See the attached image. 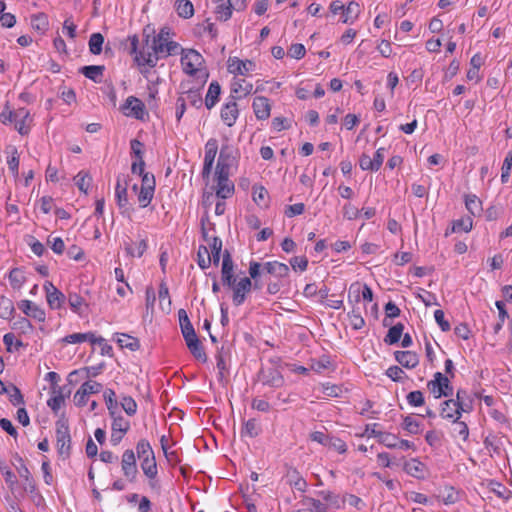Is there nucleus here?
Listing matches in <instances>:
<instances>
[{"mask_svg":"<svg viewBox=\"0 0 512 512\" xmlns=\"http://www.w3.org/2000/svg\"><path fill=\"white\" fill-rule=\"evenodd\" d=\"M122 110L126 115L133 116L136 119L142 120L144 118L145 106L141 100L134 96H129L126 99Z\"/></svg>","mask_w":512,"mask_h":512,"instance_id":"obj_10","label":"nucleus"},{"mask_svg":"<svg viewBox=\"0 0 512 512\" xmlns=\"http://www.w3.org/2000/svg\"><path fill=\"white\" fill-rule=\"evenodd\" d=\"M403 428L410 434H418L420 432V424L412 416H406L404 418Z\"/></svg>","mask_w":512,"mask_h":512,"instance_id":"obj_56","label":"nucleus"},{"mask_svg":"<svg viewBox=\"0 0 512 512\" xmlns=\"http://www.w3.org/2000/svg\"><path fill=\"white\" fill-rule=\"evenodd\" d=\"M53 396L47 401V405L53 412H58L65 402V395L61 387L53 388Z\"/></svg>","mask_w":512,"mask_h":512,"instance_id":"obj_27","label":"nucleus"},{"mask_svg":"<svg viewBox=\"0 0 512 512\" xmlns=\"http://www.w3.org/2000/svg\"><path fill=\"white\" fill-rule=\"evenodd\" d=\"M226 149L225 147L221 149L215 171L216 196L221 199H227L234 193V184L229 180L230 156Z\"/></svg>","mask_w":512,"mask_h":512,"instance_id":"obj_1","label":"nucleus"},{"mask_svg":"<svg viewBox=\"0 0 512 512\" xmlns=\"http://www.w3.org/2000/svg\"><path fill=\"white\" fill-rule=\"evenodd\" d=\"M188 349L197 360L202 362L207 361L206 353L204 352L203 346L200 341L191 346H188Z\"/></svg>","mask_w":512,"mask_h":512,"instance_id":"obj_60","label":"nucleus"},{"mask_svg":"<svg viewBox=\"0 0 512 512\" xmlns=\"http://www.w3.org/2000/svg\"><path fill=\"white\" fill-rule=\"evenodd\" d=\"M261 433V426L256 419H249L243 424L241 430L242 436L255 438Z\"/></svg>","mask_w":512,"mask_h":512,"instance_id":"obj_28","label":"nucleus"},{"mask_svg":"<svg viewBox=\"0 0 512 512\" xmlns=\"http://www.w3.org/2000/svg\"><path fill=\"white\" fill-rule=\"evenodd\" d=\"M68 303L70 308L75 312L80 314V309L82 306L87 305L84 298L77 293L69 292L68 294Z\"/></svg>","mask_w":512,"mask_h":512,"instance_id":"obj_47","label":"nucleus"},{"mask_svg":"<svg viewBox=\"0 0 512 512\" xmlns=\"http://www.w3.org/2000/svg\"><path fill=\"white\" fill-rule=\"evenodd\" d=\"M462 412L458 404L454 402V399H449L442 403L440 415L444 419L454 420L459 419Z\"/></svg>","mask_w":512,"mask_h":512,"instance_id":"obj_19","label":"nucleus"},{"mask_svg":"<svg viewBox=\"0 0 512 512\" xmlns=\"http://www.w3.org/2000/svg\"><path fill=\"white\" fill-rule=\"evenodd\" d=\"M427 386L431 393L434 394L435 398L448 396L452 393V386L450 385L448 377L440 372L434 374V379L429 381Z\"/></svg>","mask_w":512,"mask_h":512,"instance_id":"obj_5","label":"nucleus"},{"mask_svg":"<svg viewBox=\"0 0 512 512\" xmlns=\"http://www.w3.org/2000/svg\"><path fill=\"white\" fill-rule=\"evenodd\" d=\"M147 38H149V36H147ZM166 42H169V40L166 39V41H158V37L153 36L151 46L147 44L148 51H140V56H136L137 63L139 65H148L150 67L156 66L158 59L162 57L165 50ZM146 43H149V39H146Z\"/></svg>","mask_w":512,"mask_h":512,"instance_id":"obj_2","label":"nucleus"},{"mask_svg":"<svg viewBox=\"0 0 512 512\" xmlns=\"http://www.w3.org/2000/svg\"><path fill=\"white\" fill-rule=\"evenodd\" d=\"M113 422H112V430L119 431L121 433H127V431L130 429V422L125 419L121 415H117L115 412Z\"/></svg>","mask_w":512,"mask_h":512,"instance_id":"obj_44","label":"nucleus"},{"mask_svg":"<svg viewBox=\"0 0 512 512\" xmlns=\"http://www.w3.org/2000/svg\"><path fill=\"white\" fill-rule=\"evenodd\" d=\"M290 485L298 491H305L307 487L306 481L299 476L297 471L289 472L287 475Z\"/></svg>","mask_w":512,"mask_h":512,"instance_id":"obj_45","label":"nucleus"},{"mask_svg":"<svg viewBox=\"0 0 512 512\" xmlns=\"http://www.w3.org/2000/svg\"><path fill=\"white\" fill-rule=\"evenodd\" d=\"M403 330L404 325L402 323H397L396 325L392 326L388 330V333L384 338V342L388 345L397 343L401 339Z\"/></svg>","mask_w":512,"mask_h":512,"instance_id":"obj_32","label":"nucleus"},{"mask_svg":"<svg viewBox=\"0 0 512 512\" xmlns=\"http://www.w3.org/2000/svg\"><path fill=\"white\" fill-rule=\"evenodd\" d=\"M124 184H122V180L120 177L117 178V184L115 187V196L117 200V204L120 209H126L128 207V197H127V183L124 179Z\"/></svg>","mask_w":512,"mask_h":512,"instance_id":"obj_20","label":"nucleus"},{"mask_svg":"<svg viewBox=\"0 0 512 512\" xmlns=\"http://www.w3.org/2000/svg\"><path fill=\"white\" fill-rule=\"evenodd\" d=\"M238 115L239 111L235 101L227 102L221 109V119L229 127L235 124Z\"/></svg>","mask_w":512,"mask_h":512,"instance_id":"obj_15","label":"nucleus"},{"mask_svg":"<svg viewBox=\"0 0 512 512\" xmlns=\"http://www.w3.org/2000/svg\"><path fill=\"white\" fill-rule=\"evenodd\" d=\"M104 397L109 414L111 417H114L117 410L116 394L112 389H108L105 391Z\"/></svg>","mask_w":512,"mask_h":512,"instance_id":"obj_50","label":"nucleus"},{"mask_svg":"<svg viewBox=\"0 0 512 512\" xmlns=\"http://www.w3.org/2000/svg\"><path fill=\"white\" fill-rule=\"evenodd\" d=\"M76 186L80 191L85 194L88 193V189L91 185L92 178L87 172L80 171L74 178Z\"/></svg>","mask_w":512,"mask_h":512,"instance_id":"obj_41","label":"nucleus"},{"mask_svg":"<svg viewBox=\"0 0 512 512\" xmlns=\"http://www.w3.org/2000/svg\"><path fill=\"white\" fill-rule=\"evenodd\" d=\"M220 92L221 88L218 82L210 83L205 97V105L207 109H211L215 106V104L218 102Z\"/></svg>","mask_w":512,"mask_h":512,"instance_id":"obj_25","label":"nucleus"},{"mask_svg":"<svg viewBox=\"0 0 512 512\" xmlns=\"http://www.w3.org/2000/svg\"><path fill=\"white\" fill-rule=\"evenodd\" d=\"M407 401L411 406H422L424 404L423 393L419 390L412 391L407 395Z\"/></svg>","mask_w":512,"mask_h":512,"instance_id":"obj_62","label":"nucleus"},{"mask_svg":"<svg viewBox=\"0 0 512 512\" xmlns=\"http://www.w3.org/2000/svg\"><path fill=\"white\" fill-rule=\"evenodd\" d=\"M265 270L278 278H284L289 273V267L278 261L267 262L264 265Z\"/></svg>","mask_w":512,"mask_h":512,"instance_id":"obj_21","label":"nucleus"},{"mask_svg":"<svg viewBox=\"0 0 512 512\" xmlns=\"http://www.w3.org/2000/svg\"><path fill=\"white\" fill-rule=\"evenodd\" d=\"M221 274L223 284L232 287L236 282V278L234 277L233 260L228 250H225L223 254Z\"/></svg>","mask_w":512,"mask_h":512,"instance_id":"obj_11","label":"nucleus"},{"mask_svg":"<svg viewBox=\"0 0 512 512\" xmlns=\"http://www.w3.org/2000/svg\"><path fill=\"white\" fill-rule=\"evenodd\" d=\"M404 470L409 475L422 478L424 476L425 466L417 459H411L404 464Z\"/></svg>","mask_w":512,"mask_h":512,"instance_id":"obj_24","label":"nucleus"},{"mask_svg":"<svg viewBox=\"0 0 512 512\" xmlns=\"http://www.w3.org/2000/svg\"><path fill=\"white\" fill-rule=\"evenodd\" d=\"M197 263L201 269H207L211 265L209 249L206 246H200L197 253Z\"/></svg>","mask_w":512,"mask_h":512,"instance_id":"obj_42","label":"nucleus"},{"mask_svg":"<svg viewBox=\"0 0 512 512\" xmlns=\"http://www.w3.org/2000/svg\"><path fill=\"white\" fill-rule=\"evenodd\" d=\"M360 13L359 4L356 2H350L343 10L342 22L353 23L357 19Z\"/></svg>","mask_w":512,"mask_h":512,"instance_id":"obj_31","label":"nucleus"},{"mask_svg":"<svg viewBox=\"0 0 512 512\" xmlns=\"http://www.w3.org/2000/svg\"><path fill=\"white\" fill-rule=\"evenodd\" d=\"M121 467L123 474L130 480L135 481L138 470L136 465L135 453L128 449L122 455Z\"/></svg>","mask_w":512,"mask_h":512,"instance_id":"obj_9","label":"nucleus"},{"mask_svg":"<svg viewBox=\"0 0 512 512\" xmlns=\"http://www.w3.org/2000/svg\"><path fill=\"white\" fill-rule=\"evenodd\" d=\"M465 205L467 210L472 214L476 215L481 211L480 201L475 195L466 196Z\"/></svg>","mask_w":512,"mask_h":512,"instance_id":"obj_58","label":"nucleus"},{"mask_svg":"<svg viewBox=\"0 0 512 512\" xmlns=\"http://www.w3.org/2000/svg\"><path fill=\"white\" fill-rule=\"evenodd\" d=\"M65 299V295L60 290H57L46 297L47 303L51 309H60Z\"/></svg>","mask_w":512,"mask_h":512,"instance_id":"obj_43","label":"nucleus"},{"mask_svg":"<svg viewBox=\"0 0 512 512\" xmlns=\"http://www.w3.org/2000/svg\"><path fill=\"white\" fill-rule=\"evenodd\" d=\"M303 505L307 506L311 512H326V506L317 499L306 498Z\"/></svg>","mask_w":512,"mask_h":512,"instance_id":"obj_59","label":"nucleus"},{"mask_svg":"<svg viewBox=\"0 0 512 512\" xmlns=\"http://www.w3.org/2000/svg\"><path fill=\"white\" fill-rule=\"evenodd\" d=\"M218 151V143L216 139H209L205 145V157L204 165L202 170V176L204 179H208L213 167V163Z\"/></svg>","mask_w":512,"mask_h":512,"instance_id":"obj_7","label":"nucleus"},{"mask_svg":"<svg viewBox=\"0 0 512 512\" xmlns=\"http://www.w3.org/2000/svg\"><path fill=\"white\" fill-rule=\"evenodd\" d=\"M255 63L251 60H241L237 57L228 59V71L233 74L246 75L255 69Z\"/></svg>","mask_w":512,"mask_h":512,"instance_id":"obj_13","label":"nucleus"},{"mask_svg":"<svg viewBox=\"0 0 512 512\" xmlns=\"http://www.w3.org/2000/svg\"><path fill=\"white\" fill-rule=\"evenodd\" d=\"M180 97L186 99V104L188 103L193 107L200 108L202 106V97L198 91L189 90Z\"/></svg>","mask_w":512,"mask_h":512,"instance_id":"obj_46","label":"nucleus"},{"mask_svg":"<svg viewBox=\"0 0 512 512\" xmlns=\"http://www.w3.org/2000/svg\"><path fill=\"white\" fill-rule=\"evenodd\" d=\"M18 308L28 317L38 322H44L46 319L45 311L30 300H21L18 302Z\"/></svg>","mask_w":512,"mask_h":512,"instance_id":"obj_12","label":"nucleus"},{"mask_svg":"<svg viewBox=\"0 0 512 512\" xmlns=\"http://www.w3.org/2000/svg\"><path fill=\"white\" fill-rule=\"evenodd\" d=\"M104 69L105 68L102 65H90L82 67L80 71L88 79L94 81L95 83H99L101 82Z\"/></svg>","mask_w":512,"mask_h":512,"instance_id":"obj_22","label":"nucleus"},{"mask_svg":"<svg viewBox=\"0 0 512 512\" xmlns=\"http://www.w3.org/2000/svg\"><path fill=\"white\" fill-rule=\"evenodd\" d=\"M153 195H154L153 190L141 187L139 194H138V201H139L140 207H142V208L147 207L150 204V202L153 198Z\"/></svg>","mask_w":512,"mask_h":512,"instance_id":"obj_57","label":"nucleus"},{"mask_svg":"<svg viewBox=\"0 0 512 512\" xmlns=\"http://www.w3.org/2000/svg\"><path fill=\"white\" fill-rule=\"evenodd\" d=\"M136 452L140 460L154 456V451L146 439H141L138 441L136 445Z\"/></svg>","mask_w":512,"mask_h":512,"instance_id":"obj_39","label":"nucleus"},{"mask_svg":"<svg viewBox=\"0 0 512 512\" xmlns=\"http://www.w3.org/2000/svg\"><path fill=\"white\" fill-rule=\"evenodd\" d=\"M454 402L458 404L463 412H470L473 408V400L465 390L457 391L456 400H454Z\"/></svg>","mask_w":512,"mask_h":512,"instance_id":"obj_26","label":"nucleus"},{"mask_svg":"<svg viewBox=\"0 0 512 512\" xmlns=\"http://www.w3.org/2000/svg\"><path fill=\"white\" fill-rule=\"evenodd\" d=\"M234 8L231 7V2H228V0L216 4L215 7V14L216 18L219 21H227L232 16V11Z\"/></svg>","mask_w":512,"mask_h":512,"instance_id":"obj_29","label":"nucleus"},{"mask_svg":"<svg viewBox=\"0 0 512 512\" xmlns=\"http://www.w3.org/2000/svg\"><path fill=\"white\" fill-rule=\"evenodd\" d=\"M31 25L34 29L43 32L48 28L47 17L42 13L34 15L31 19Z\"/></svg>","mask_w":512,"mask_h":512,"instance_id":"obj_54","label":"nucleus"},{"mask_svg":"<svg viewBox=\"0 0 512 512\" xmlns=\"http://www.w3.org/2000/svg\"><path fill=\"white\" fill-rule=\"evenodd\" d=\"M512 168V152H509L506 156L502 168H501V181L503 183H506L509 179L510 170Z\"/></svg>","mask_w":512,"mask_h":512,"instance_id":"obj_61","label":"nucleus"},{"mask_svg":"<svg viewBox=\"0 0 512 512\" xmlns=\"http://www.w3.org/2000/svg\"><path fill=\"white\" fill-rule=\"evenodd\" d=\"M252 89L253 85L251 83L246 82L244 79H235L231 84V97L234 100L240 99L250 94Z\"/></svg>","mask_w":512,"mask_h":512,"instance_id":"obj_17","label":"nucleus"},{"mask_svg":"<svg viewBox=\"0 0 512 512\" xmlns=\"http://www.w3.org/2000/svg\"><path fill=\"white\" fill-rule=\"evenodd\" d=\"M306 49L300 43L292 44L288 50V55L294 59H301L305 56Z\"/></svg>","mask_w":512,"mask_h":512,"instance_id":"obj_64","label":"nucleus"},{"mask_svg":"<svg viewBox=\"0 0 512 512\" xmlns=\"http://www.w3.org/2000/svg\"><path fill=\"white\" fill-rule=\"evenodd\" d=\"M117 343L122 348H127L131 351H136L140 347L139 340L127 334H118Z\"/></svg>","mask_w":512,"mask_h":512,"instance_id":"obj_34","label":"nucleus"},{"mask_svg":"<svg viewBox=\"0 0 512 512\" xmlns=\"http://www.w3.org/2000/svg\"><path fill=\"white\" fill-rule=\"evenodd\" d=\"M121 406L129 416H133L137 411V403L130 396L122 397Z\"/></svg>","mask_w":512,"mask_h":512,"instance_id":"obj_55","label":"nucleus"},{"mask_svg":"<svg viewBox=\"0 0 512 512\" xmlns=\"http://www.w3.org/2000/svg\"><path fill=\"white\" fill-rule=\"evenodd\" d=\"M500 444V438L493 434L487 435L484 439L485 448L488 449L490 452L499 454Z\"/></svg>","mask_w":512,"mask_h":512,"instance_id":"obj_52","label":"nucleus"},{"mask_svg":"<svg viewBox=\"0 0 512 512\" xmlns=\"http://www.w3.org/2000/svg\"><path fill=\"white\" fill-rule=\"evenodd\" d=\"M104 37L101 33H93L89 39V50L94 55H99L102 52Z\"/></svg>","mask_w":512,"mask_h":512,"instance_id":"obj_38","label":"nucleus"},{"mask_svg":"<svg viewBox=\"0 0 512 512\" xmlns=\"http://www.w3.org/2000/svg\"><path fill=\"white\" fill-rule=\"evenodd\" d=\"M204 63L202 55L196 50L189 49L183 51L181 57V64L186 74L194 75L200 70Z\"/></svg>","mask_w":512,"mask_h":512,"instance_id":"obj_4","label":"nucleus"},{"mask_svg":"<svg viewBox=\"0 0 512 512\" xmlns=\"http://www.w3.org/2000/svg\"><path fill=\"white\" fill-rule=\"evenodd\" d=\"M209 252L211 264L218 265L220 262V254L222 250V240L219 237H213L212 242L209 244Z\"/></svg>","mask_w":512,"mask_h":512,"instance_id":"obj_35","label":"nucleus"},{"mask_svg":"<svg viewBox=\"0 0 512 512\" xmlns=\"http://www.w3.org/2000/svg\"><path fill=\"white\" fill-rule=\"evenodd\" d=\"M473 222L470 217L458 219L453 222L451 231L456 232H469L472 229Z\"/></svg>","mask_w":512,"mask_h":512,"instance_id":"obj_48","label":"nucleus"},{"mask_svg":"<svg viewBox=\"0 0 512 512\" xmlns=\"http://www.w3.org/2000/svg\"><path fill=\"white\" fill-rule=\"evenodd\" d=\"M141 469L148 478L154 479L157 475L155 455L141 460Z\"/></svg>","mask_w":512,"mask_h":512,"instance_id":"obj_33","label":"nucleus"},{"mask_svg":"<svg viewBox=\"0 0 512 512\" xmlns=\"http://www.w3.org/2000/svg\"><path fill=\"white\" fill-rule=\"evenodd\" d=\"M124 246L127 255L131 257H141L148 247L146 239H140V241L135 244L132 242H124Z\"/></svg>","mask_w":512,"mask_h":512,"instance_id":"obj_23","label":"nucleus"},{"mask_svg":"<svg viewBox=\"0 0 512 512\" xmlns=\"http://www.w3.org/2000/svg\"><path fill=\"white\" fill-rule=\"evenodd\" d=\"M9 281L13 289L19 290L25 283L26 278L19 268H14L9 273Z\"/></svg>","mask_w":512,"mask_h":512,"instance_id":"obj_40","label":"nucleus"},{"mask_svg":"<svg viewBox=\"0 0 512 512\" xmlns=\"http://www.w3.org/2000/svg\"><path fill=\"white\" fill-rule=\"evenodd\" d=\"M379 442L390 449L397 447L398 437L392 433H379Z\"/></svg>","mask_w":512,"mask_h":512,"instance_id":"obj_53","label":"nucleus"},{"mask_svg":"<svg viewBox=\"0 0 512 512\" xmlns=\"http://www.w3.org/2000/svg\"><path fill=\"white\" fill-rule=\"evenodd\" d=\"M251 287L252 282L248 277L240 279L238 282H235L232 287H230L233 290L232 299L235 306H240L244 303L246 294L250 292Z\"/></svg>","mask_w":512,"mask_h":512,"instance_id":"obj_8","label":"nucleus"},{"mask_svg":"<svg viewBox=\"0 0 512 512\" xmlns=\"http://www.w3.org/2000/svg\"><path fill=\"white\" fill-rule=\"evenodd\" d=\"M396 361L406 368H414L419 363L418 355L412 351H396L394 353Z\"/></svg>","mask_w":512,"mask_h":512,"instance_id":"obj_18","label":"nucleus"},{"mask_svg":"<svg viewBox=\"0 0 512 512\" xmlns=\"http://www.w3.org/2000/svg\"><path fill=\"white\" fill-rule=\"evenodd\" d=\"M5 393L9 396V400L14 406L24 403L23 396L15 385H9Z\"/></svg>","mask_w":512,"mask_h":512,"instance_id":"obj_49","label":"nucleus"},{"mask_svg":"<svg viewBox=\"0 0 512 512\" xmlns=\"http://www.w3.org/2000/svg\"><path fill=\"white\" fill-rule=\"evenodd\" d=\"M7 164L9 170L13 173L14 176H18V168H19V155L17 153V149L13 146H10L7 149Z\"/></svg>","mask_w":512,"mask_h":512,"instance_id":"obj_36","label":"nucleus"},{"mask_svg":"<svg viewBox=\"0 0 512 512\" xmlns=\"http://www.w3.org/2000/svg\"><path fill=\"white\" fill-rule=\"evenodd\" d=\"M57 449L60 456L68 458L71 453V436L66 419H59L56 422Z\"/></svg>","mask_w":512,"mask_h":512,"instance_id":"obj_3","label":"nucleus"},{"mask_svg":"<svg viewBox=\"0 0 512 512\" xmlns=\"http://www.w3.org/2000/svg\"><path fill=\"white\" fill-rule=\"evenodd\" d=\"M175 9L177 14L185 19L192 17L194 14L193 4L188 0H177L175 2Z\"/></svg>","mask_w":512,"mask_h":512,"instance_id":"obj_30","label":"nucleus"},{"mask_svg":"<svg viewBox=\"0 0 512 512\" xmlns=\"http://www.w3.org/2000/svg\"><path fill=\"white\" fill-rule=\"evenodd\" d=\"M258 378L263 385L279 388L284 385V377L276 368L261 369Z\"/></svg>","mask_w":512,"mask_h":512,"instance_id":"obj_6","label":"nucleus"},{"mask_svg":"<svg viewBox=\"0 0 512 512\" xmlns=\"http://www.w3.org/2000/svg\"><path fill=\"white\" fill-rule=\"evenodd\" d=\"M48 244L50 245V248L53 250L56 254H62L65 250V244L62 238L60 237H49L48 238Z\"/></svg>","mask_w":512,"mask_h":512,"instance_id":"obj_63","label":"nucleus"},{"mask_svg":"<svg viewBox=\"0 0 512 512\" xmlns=\"http://www.w3.org/2000/svg\"><path fill=\"white\" fill-rule=\"evenodd\" d=\"M453 425H454V428H453L454 435L459 436L464 441H466L469 436V429H468L467 424L465 422L459 421V419H454Z\"/></svg>","mask_w":512,"mask_h":512,"instance_id":"obj_51","label":"nucleus"},{"mask_svg":"<svg viewBox=\"0 0 512 512\" xmlns=\"http://www.w3.org/2000/svg\"><path fill=\"white\" fill-rule=\"evenodd\" d=\"M15 312L14 304L11 299L0 297V317L2 319H10Z\"/></svg>","mask_w":512,"mask_h":512,"instance_id":"obj_37","label":"nucleus"},{"mask_svg":"<svg viewBox=\"0 0 512 512\" xmlns=\"http://www.w3.org/2000/svg\"><path fill=\"white\" fill-rule=\"evenodd\" d=\"M252 107L257 119L265 120L269 118L271 107L269 104V100L266 97L259 96L254 98Z\"/></svg>","mask_w":512,"mask_h":512,"instance_id":"obj_16","label":"nucleus"},{"mask_svg":"<svg viewBox=\"0 0 512 512\" xmlns=\"http://www.w3.org/2000/svg\"><path fill=\"white\" fill-rule=\"evenodd\" d=\"M32 118L30 113L25 108L17 110L16 119L14 120L15 129L21 134L26 135L30 131Z\"/></svg>","mask_w":512,"mask_h":512,"instance_id":"obj_14","label":"nucleus"}]
</instances>
